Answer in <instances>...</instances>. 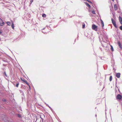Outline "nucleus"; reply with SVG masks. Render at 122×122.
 <instances>
[{
    "label": "nucleus",
    "instance_id": "obj_1",
    "mask_svg": "<svg viewBox=\"0 0 122 122\" xmlns=\"http://www.w3.org/2000/svg\"><path fill=\"white\" fill-rule=\"evenodd\" d=\"M92 29L96 31H97V26L95 24H93L92 25Z\"/></svg>",
    "mask_w": 122,
    "mask_h": 122
},
{
    "label": "nucleus",
    "instance_id": "obj_36",
    "mask_svg": "<svg viewBox=\"0 0 122 122\" xmlns=\"http://www.w3.org/2000/svg\"><path fill=\"white\" fill-rule=\"evenodd\" d=\"M95 116H96V117H97V115H96H96Z\"/></svg>",
    "mask_w": 122,
    "mask_h": 122
},
{
    "label": "nucleus",
    "instance_id": "obj_26",
    "mask_svg": "<svg viewBox=\"0 0 122 122\" xmlns=\"http://www.w3.org/2000/svg\"><path fill=\"white\" fill-rule=\"evenodd\" d=\"M26 84L27 85H28V86H30V85H29V83H28V82H27V83H26Z\"/></svg>",
    "mask_w": 122,
    "mask_h": 122
},
{
    "label": "nucleus",
    "instance_id": "obj_27",
    "mask_svg": "<svg viewBox=\"0 0 122 122\" xmlns=\"http://www.w3.org/2000/svg\"><path fill=\"white\" fill-rule=\"evenodd\" d=\"M46 105L48 107H50V106H49L48 104H46Z\"/></svg>",
    "mask_w": 122,
    "mask_h": 122
},
{
    "label": "nucleus",
    "instance_id": "obj_23",
    "mask_svg": "<svg viewBox=\"0 0 122 122\" xmlns=\"http://www.w3.org/2000/svg\"><path fill=\"white\" fill-rule=\"evenodd\" d=\"M49 107L51 109V110L53 112V109L51 108V107Z\"/></svg>",
    "mask_w": 122,
    "mask_h": 122
},
{
    "label": "nucleus",
    "instance_id": "obj_14",
    "mask_svg": "<svg viewBox=\"0 0 122 122\" xmlns=\"http://www.w3.org/2000/svg\"><path fill=\"white\" fill-rule=\"evenodd\" d=\"M6 23L8 25H10V22L9 21L7 22Z\"/></svg>",
    "mask_w": 122,
    "mask_h": 122
},
{
    "label": "nucleus",
    "instance_id": "obj_21",
    "mask_svg": "<svg viewBox=\"0 0 122 122\" xmlns=\"http://www.w3.org/2000/svg\"><path fill=\"white\" fill-rule=\"evenodd\" d=\"M85 26V25L84 24H83L82 25V28H84Z\"/></svg>",
    "mask_w": 122,
    "mask_h": 122
},
{
    "label": "nucleus",
    "instance_id": "obj_11",
    "mask_svg": "<svg viewBox=\"0 0 122 122\" xmlns=\"http://www.w3.org/2000/svg\"><path fill=\"white\" fill-rule=\"evenodd\" d=\"M3 74L5 75V76L6 77H7V74H6L5 71H4V73Z\"/></svg>",
    "mask_w": 122,
    "mask_h": 122
},
{
    "label": "nucleus",
    "instance_id": "obj_29",
    "mask_svg": "<svg viewBox=\"0 0 122 122\" xmlns=\"http://www.w3.org/2000/svg\"><path fill=\"white\" fill-rule=\"evenodd\" d=\"M29 87L30 89L31 88H30V86H29Z\"/></svg>",
    "mask_w": 122,
    "mask_h": 122
},
{
    "label": "nucleus",
    "instance_id": "obj_28",
    "mask_svg": "<svg viewBox=\"0 0 122 122\" xmlns=\"http://www.w3.org/2000/svg\"><path fill=\"white\" fill-rule=\"evenodd\" d=\"M2 33L1 31V30H0V34H1V33Z\"/></svg>",
    "mask_w": 122,
    "mask_h": 122
},
{
    "label": "nucleus",
    "instance_id": "obj_37",
    "mask_svg": "<svg viewBox=\"0 0 122 122\" xmlns=\"http://www.w3.org/2000/svg\"><path fill=\"white\" fill-rule=\"evenodd\" d=\"M117 78H116V81H117Z\"/></svg>",
    "mask_w": 122,
    "mask_h": 122
},
{
    "label": "nucleus",
    "instance_id": "obj_33",
    "mask_svg": "<svg viewBox=\"0 0 122 122\" xmlns=\"http://www.w3.org/2000/svg\"><path fill=\"white\" fill-rule=\"evenodd\" d=\"M45 104L46 105V104H47L45 102Z\"/></svg>",
    "mask_w": 122,
    "mask_h": 122
},
{
    "label": "nucleus",
    "instance_id": "obj_38",
    "mask_svg": "<svg viewBox=\"0 0 122 122\" xmlns=\"http://www.w3.org/2000/svg\"><path fill=\"white\" fill-rule=\"evenodd\" d=\"M44 29H45V28H44L43 29V30H44Z\"/></svg>",
    "mask_w": 122,
    "mask_h": 122
},
{
    "label": "nucleus",
    "instance_id": "obj_13",
    "mask_svg": "<svg viewBox=\"0 0 122 122\" xmlns=\"http://www.w3.org/2000/svg\"><path fill=\"white\" fill-rule=\"evenodd\" d=\"M111 46V50L112 51H113L114 50H113V46L112 45Z\"/></svg>",
    "mask_w": 122,
    "mask_h": 122
},
{
    "label": "nucleus",
    "instance_id": "obj_30",
    "mask_svg": "<svg viewBox=\"0 0 122 122\" xmlns=\"http://www.w3.org/2000/svg\"><path fill=\"white\" fill-rule=\"evenodd\" d=\"M120 45H121V44H119V46L120 47Z\"/></svg>",
    "mask_w": 122,
    "mask_h": 122
},
{
    "label": "nucleus",
    "instance_id": "obj_15",
    "mask_svg": "<svg viewBox=\"0 0 122 122\" xmlns=\"http://www.w3.org/2000/svg\"><path fill=\"white\" fill-rule=\"evenodd\" d=\"M86 4L87 6H88L89 7V8L91 7L90 6V5L88 3H86Z\"/></svg>",
    "mask_w": 122,
    "mask_h": 122
},
{
    "label": "nucleus",
    "instance_id": "obj_3",
    "mask_svg": "<svg viewBox=\"0 0 122 122\" xmlns=\"http://www.w3.org/2000/svg\"><path fill=\"white\" fill-rule=\"evenodd\" d=\"M122 96L120 94H118L117 97V99L118 100H121L122 99Z\"/></svg>",
    "mask_w": 122,
    "mask_h": 122
},
{
    "label": "nucleus",
    "instance_id": "obj_2",
    "mask_svg": "<svg viewBox=\"0 0 122 122\" xmlns=\"http://www.w3.org/2000/svg\"><path fill=\"white\" fill-rule=\"evenodd\" d=\"M111 20L112 21V23L113 24L114 26H115V27L117 28V26L116 24V22L112 18V19Z\"/></svg>",
    "mask_w": 122,
    "mask_h": 122
},
{
    "label": "nucleus",
    "instance_id": "obj_5",
    "mask_svg": "<svg viewBox=\"0 0 122 122\" xmlns=\"http://www.w3.org/2000/svg\"><path fill=\"white\" fill-rule=\"evenodd\" d=\"M4 24V22L0 18V25L1 26H2Z\"/></svg>",
    "mask_w": 122,
    "mask_h": 122
},
{
    "label": "nucleus",
    "instance_id": "obj_10",
    "mask_svg": "<svg viewBox=\"0 0 122 122\" xmlns=\"http://www.w3.org/2000/svg\"><path fill=\"white\" fill-rule=\"evenodd\" d=\"M17 116L19 118H21V115L20 114H16Z\"/></svg>",
    "mask_w": 122,
    "mask_h": 122
},
{
    "label": "nucleus",
    "instance_id": "obj_32",
    "mask_svg": "<svg viewBox=\"0 0 122 122\" xmlns=\"http://www.w3.org/2000/svg\"><path fill=\"white\" fill-rule=\"evenodd\" d=\"M2 108V107H1V106H0V109L1 108Z\"/></svg>",
    "mask_w": 122,
    "mask_h": 122
},
{
    "label": "nucleus",
    "instance_id": "obj_31",
    "mask_svg": "<svg viewBox=\"0 0 122 122\" xmlns=\"http://www.w3.org/2000/svg\"><path fill=\"white\" fill-rule=\"evenodd\" d=\"M88 1L90 3H92L90 1Z\"/></svg>",
    "mask_w": 122,
    "mask_h": 122
},
{
    "label": "nucleus",
    "instance_id": "obj_25",
    "mask_svg": "<svg viewBox=\"0 0 122 122\" xmlns=\"http://www.w3.org/2000/svg\"><path fill=\"white\" fill-rule=\"evenodd\" d=\"M33 0H31L30 1V2L31 3H32V2H33Z\"/></svg>",
    "mask_w": 122,
    "mask_h": 122
},
{
    "label": "nucleus",
    "instance_id": "obj_6",
    "mask_svg": "<svg viewBox=\"0 0 122 122\" xmlns=\"http://www.w3.org/2000/svg\"><path fill=\"white\" fill-rule=\"evenodd\" d=\"M120 73H117L116 74V76L118 78H119L120 77Z\"/></svg>",
    "mask_w": 122,
    "mask_h": 122
},
{
    "label": "nucleus",
    "instance_id": "obj_35",
    "mask_svg": "<svg viewBox=\"0 0 122 122\" xmlns=\"http://www.w3.org/2000/svg\"><path fill=\"white\" fill-rule=\"evenodd\" d=\"M41 119L43 120V119L41 117Z\"/></svg>",
    "mask_w": 122,
    "mask_h": 122
},
{
    "label": "nucleus",
    "instance_id": "obj_34",
    "mask_svg": "<svg viewBox=\"0 0 122 122\" xmlns=\"http://www.w3.org/2000/svg\"><path fill=\"white\" fill-rule=\"evenodd\" d=\"M112 0L113 1V2H114V0Z\"/></svg>",
    "mask_w": 122,
    "mask_h": 122
},
{
    "label": "nucleus",
    "instance_id": "obj_20",
    "mask_svg": "<svg viewBox=\"0 0 122 122\" xmlns=\"http://www.w3.org/2000/svg\"><path fill=\"white\" fill-rule=\"evenodd\" d=\"M20 79L23 82H24V81L25 80V79H23L21 77H20Z\"/></svg>",
    "mask_w": 122,
    "mask_h": 122
},
{
    "label": "nucleus",
    "instance_id": "obj_8",
    "mask_svg": "<svg viewBox=\"0 0 122 122\" xmlns=\"http://www.w3.org/2000/svg\"><path fill=\"white\" fill-rule=\"evenodd\" d=\"M119 20L120 23L122 25V18L120 16L119 17Z\"/></svg>",
    "mask_w": 122,
    "mask_h": 122
},
{
    "label": "nucleus",
    "instance_id": "obj_4",
    "mask_svg": "<svg viewBox=\"0 0 122 122\" xmlns=\"http://www.w3.org/2000/svg\"><path fill=\"white\" fill-rule=\"evenodd\" d=\"M14 86H16V87H18V86L19 85V82H15L13 83Z\"/></svg>",
    "mask_w": 122,
    "mask_h": 122
},
{
    "label": "nucleus",
    "instance_id": "obj_18",
    "mask_svg": "<svg viewBox=\"0 0 122 122\" xmlns=\"http://www.w3.org/2000/svg\"><path fill=\"white\" fill-rule=\"evenodd\" d=\"M2 100L3 102H5L6 101V100L4 98H3L2 99Z\"/></svg>",
    "mask_w": 122,
    "mask_h": 122
},
{
    "label": "nucleus",
    "instance_id": "obj_17",
    "mask_svg": "<svg viewBox=\"0 0 122 122\" xmlns=\"http://www.w3.org/2000/svg\"><path fill=\"white\" fill-rule=\"evenodd\" d=\"M42 16L43 17H46V15L45 14H43L42 15Z\"/></svg>",
    "mask_w": 122,
    "mask_h": 122
},
{
    "label": "nucleus",
    "instance_id": "obj_7",
    "mask_svg": "<svg viewBox=\"0 0 122 122\" xmlns=\"http://www.w3.org/2000/svg\"><path fill=\"white\" fill-rule=\"evenodd\" d=\"M118 8H117V4H115L114 5V10H116Z\"/></svg>",
    "mask_w": 122,
    "mask_h": 122
},
{
    "label": "nucleus",
    "instance_id": "obj_16",
    "mask_svg": "<svg viewBox=\"0 0 122 122\" xmlns=\"http://www.w3.org/2000/svg\"><path fill=\"white\" fill-rule=\"evenodd\" d=\"M11 26L12 27V28L13 29H14V24L13 23H12V25H11Z\"/></svg>",
    "mask_w": 122,
    "mask_h": 122
},
{
    "label": "nucleus",
    "instance_id": "obj_24",
    "mask_svg": "<svg viewBox=\"0 0 122 122\" xmlns=\"http://www.w3.org/2000/svg\"><path fill=\"white\" fill-rule=\"evenodd\" d=\"M24 82L26 84L27 82V81L25 80L24 81Z\"/></svg>",
    "mask_w": 122,
    "mask_h": 122
},
{
    "label": "nucleus",
    "instance_id": "obj_9",
    "mask_svg": "<svg viewBox=\"0 0 122 122\" xmlns=\"http://www.w3.org/2000/svg\"><path fill=\"white\" fill-rule=\"evenodd\" d=\"M100 20L101 21V24H102V26L103 27L104 26V24L102 20Z\"/></svg>",
    "mask_w": 122,
    "mask_h": 122
},
{
    "label": "nucleus",
    "instance_id": "obj_19",
    "mask_svg": "<svg viewBox=\"0 0 122 122\" xmlns=\"http://www.w3.org/2000/svg\"><path fill=\"white\" fill-rule=\"evenodd\" d=\"M92 13L93 14H95V13L94 10H92Z\"/></svg>",
    "mask_w": 122,
    "mask_h": 122
},
{
    "label": "nucleus",
    "instance_id": "obj_12",
    "mask_svg": "<svg viewBox=\"0 0 122 122\" xmlns=\"http://www.w3.org/2000/svg\"><path fill=\"white\" fill-rule=\"evenodd\" d=\"M112 80V76H111L109 78V80L110 81H111Z\"/></svg>",
    "mask_w": 122,
    "mask_h": 122
},
{
    "label": "nucleus",
    "instance_id": "obj_22",
    "mask_svg": "<svg viewBox=\"0 0 122 122\" xmlns=\"http://www.w3.org/2000/svg\"><path fill=\"white\" fill-rule=\"evenodd\" d=\"M122 25L119 28L121 30H122Z\"/></svg>",
    "mask_w": 122,
    "mask_h": 122
}]
</instances>
